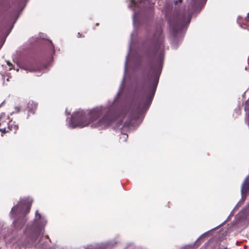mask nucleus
I'll return each instance as SVG.
<instances>
[{
    "label": "nucleus",
    "instance_id": "7ed1b4c3",
    "mask_svg": "<svg viewBox=\"0 0 249 249\" xmlns=\"http://www.w3.org/2000/svg\"><path fill=\"white\" fill-rule=\"evenodd\" d=\"M46 224L45 217L41 215L38 211L36 210L34 222L27 225L23 236L18 242L17 245L19 248L24 249L25 247H35L39 249H50L48 241L44 242L42 239L37 241L40 236L43 234Z\"/></svg>",
    "mask_w": 249,
    "mask_h": 249
},
{
    "label": "nucleus",
    "instance_id": "c756f323",
    "mask_svg": "<svg viewBox=\"0 0 249 249\" xmlns=\"http://www.w3.org/2000/svg\"><path fill=\"white\" fill-rule=\"evenodd\" d=\"M78 37H80L81 36V35L79 33L78 34Z\"/></svg>",
    "mask_w": 249,
    "mask_h": 249
},
{
    "label": "nucleus",
    "instance_id": "6e6552de",
    "mask_svg": "<svg viewBox=\"0 0 249 249\" xmlns=\"http://www.w3.org/2000/svg\"><path fill=\"white\" fill-rule=\"evenodd\" d=\"M249 217V204L244 208L237 215L235 218L239 221L247 219Z\"/></svg>",
    "mask_w": 249,
    "mask_h": 249
},
{
    "label": "nucleus",
    "instance_id": "f3484780",
    "mask_svg": "<svg viewBox=\"0 0 249 249\" xmlns=\"http://www.w3.org/2000/svg\"><path fill=\"white\" fill-rule=\"evenodd\" d=\"M7 64L9 66V70L12 69L13 65L9 61H6Z\"/></svg>",
    "mask_w": 249,
    "mask_h": 249
},
{
    "label": "nucleus",
    "instance_id": "ddd939ff",
    "mask_svg": "<svg viewBox=\"0 0 249 249\" xmlns=\"http://www.w3.org/2000/svg\"><path fill=\"white\" fill-rule=\"evenodd\" d=\"M29 113L34 114L37 107V104L34 101H30L27 104Z\"/></svg>",
    "mask_w": 249,
    "mask_h": 249
},
{
    "label": "nucleus",
    "instance_id": "423d86ee",
    "mask_svg": "<svg viewBox=\"0 0 249 249\" xmlns=\"http://www.w3.org/2000/svg\"><path fill=\"white\" fill-rule=\"evenodd\" d=\"M18 8L15 10L12 14L9 19L6 22L4 21L2 24V28L1 29V33L2 36H4L3 40V43L4 42L6 37L11 32L14 24L16 23L20 13L18 11Z\"/></svg>",
    "mask_w": 249,
    "mask_h": 249
},
{
    "label": "nucleus",
    "instance_id": "f257e3e1",
    "mask_svg": "<svg viewBox=\"0 0 249 249\" xmlns=\"http://www.w3.org/2000/svg\"><path fill=\"white\" fill-rule=\"evenodd\" d=\"M144 47L146 48L147 55L156 59V66L151 67L147 75V88L142 87V95L137 110L132 115L129 114L121 130V142H125L128 137L125 132L138 126L142 122L153 99L161 72L164 58L163 41H145Z\"/></svg>",
    "mask_w": 249,
    "mask_h": 249
},
{
    "label": "nucleus",
    "instance_id": "cd10ccee",
    "mask_svg": "<svg viewBox=\"0 0 249 249\" xmlns=\"http://www.w3.org/2000/svg\"><path fill=\"white\" fill-rule=\"evenodd\" d=\"M66 113L68 115H69V114H70V112H68L67 110H66Z\"/></svg>",
    "mask_w": 249,
    "mask_h": 249
},
{
    "label": "nucleus",
    "instance_id": "f03ea898",
    "mask_svg": "<svg viewBox=\"0 0 249 249\" xmlns=\"http://www.w3.org/2000/svg\"><path fill=\"white\" fill-rule=\"evenodd\" d=\"M135 32H133L131 34L128 53L126 56L124 64V76L119 91L113 102L108 107H96L88 112L83 110H79L74 112L71 115V119L68 124L69 127L74 128L76 127H85L96 121L102 114L105 113L102 118L96 123H93L91 125L92 128H97L99 130L104 129L110 125L118 117L121 118L127 113L123 106V104L125 103L126 101H118V99L124 88L128 56L131 52L133 36Z\"/></svg>",
    "mask_w": 249,
    "mask_h": 249
},
{
    "label": "nucleus",
    "instance_id": "20e7f679",
    "mask_svg": "<svg viewBox=\"0 0 249 249\" xmlns=\"http://www.w3.org/2000/svg\"><path fill=\"white\" fill-rule=\"evenodd\" d=\"M33 201V199L30 197L23 198L12 208L11 215L14 217L19 216L18 219L13 221L16 229L21 228L27 221L25 215L29 212Z\"/></svg>",
    "mask_w": 249,
    "mask_h": 249
},
{
    "label": "nucleus",
    "instance_id": "c85d7f7f",
    "mask_svg": "<svg viewBox=\"0 0 249 249\" xmlns=\"http://www.w3.org/2000/svg\"><path fill=\"white\" fill-rule=\"evenodd\" d=\"M235 111L237 112V113H239V112H240V110H235Z\"/></svg>",
    "mask_w": 249,
    "mask_h": 249
},
{
    "label": "nucleus",
    "instance_id": "aec40b11",
    "mask_svg": "<svg viewBox=\"0 0 249 249\" xmlns=\"http://www.w3.org/2000/svg\"><path fill=\"white\" fill-rule=\"evenodd\" d=\"M15 111H14V112H17V113L20 110L19 107H15ZM14 113V112H13L12 113Z\"/></svg>",
    "mask_w": 249,
    "mask_h": 249
},
{
    "label": "nucleus",
    "instance_id": "b1692460",
    "mask_svg": "<svg viewBox=\"0 0 249 249\" xmlns=\"http://www.w3.org/2000/svg\"><path fill=\"white\" fill-rule=\"evenodd\" d=\"M172 47H174V48H176L177 47V46H176L175 45V43H174V42H173V43H172Z\"/></svg>",
    "mask_w": 249,
    "mask_h": 249
},
{
    "label": "nucleus",
    "instance_id": "9b49d317",
    "mask_svg": "<svg viewBox=\"0 0 249 249\" xmlns=\"http://www.w3.org/2000/svg\"><path fill=\"white\" fill-rule=\"evenodd\" d=\"M22 69L25 71L33 72L37 71H40L42 67L36 64H29L24 65L22 67Z\"/></svg>",
    "mask_w": 249,
    "mask_h": 249
},
{
    "label": "nucleus",
    "instance_id": "a878e982",
    "mask_svg": "<svg viewBox=\"0 0 249 249\" xmlns=\"http://www.w3.org/2000/svg\"><path fill=\"white\" fill-rule=\"evenodd\" d=\"M207 233H208V232H206L204 233H203V234H202V235L200 237V238L201 237H202V236H204V235H205L207 234Z\"/></svg>",
    "mask_w": 249,
    "mask_h": 249
},
{
    "label": "nucleus",
    "instance_id": "0eeeda50",
    "mask_svg": "<svg viewBox=\"0 0 249 249\" xmlns=\"http://www.w3.org/2000/svg\"><path fill=\"white\" fill-rule=\"evenodd\" d=\"M117 242L114 240L89 245L86 249H111Z\"/></svg>",
    "mask_w": 249,
    "mask_h": 249
},
{
    "label": "nucleus",
    "instance_id": "412c9836",
    "mask_svg": "<svg viewBox=\"0 0 249 249\" xmlns=\"http://www.w3.org/2000/svg\"><path fill=\"white\" fill-rule=\"evenodd\" d=\"M245 20L246 21H249V13H248L247 15V17H245Z\"/></svg>",
    "mask_w": 249,
    "mask_h": 249
},
{
    "label": "nucleus",
    "instance_id": "393cba45",
    "mask_svg": "<svg viewBox=\"0 0 249 249\" xmlns=\"http://www.w3.org/2000/svg\"><path fill=\"white\" fill-rule=\"evenodd\" d=\"M40 37H41L42 38L44 39V35L43 34H42L41 36H40Z\"/></svg>",
    "mask_w": 249,
    "mask_h": 249
},
{
    "label": "nucleus",
    "instance_id": "4468645a",
    "mask_svg": "<svg viewBox=\"0 0 249 249\" xmlns=\"http://www.w3.org/2000/svg\"><path fill=\"white\" fill-rule=\"evenodd\" d=\"M8 128L11 131H13L14 133H16L18 129V126L17 124H16L15 123H14L13 124H9Z\"/></svg>",
    "mask_w": 249,
    "mask_h": 249
},
{
    "label": "nucleus",
    "instance_id": "39448f33",
    "mask_svg": "<svg viewBox=\"0 0 249 249\" xmlns=\"http://www.w3.org/2000/svg\"><path fill=\"white\" fill-rule=\"evenodd\" d=\"M192 16L190 14L187 16V20L185 19V16L183 15L177 19H169V25L174 36H176L177 34L190 23Z\"/></svg>",
    "mask_w": 249,
    "mask_h": 249
},
{
    "label": "nucleus",
    "instance_id": "2eb2a0df",
    "mask_svg": "<svg viewBox=\"0 0 249 249\" xmlns=\"http://www.w3.org/2000/svg\"><path fill=\"white\" fill-rule=\"evenodd\" d=\"M195 245H189L182 248L181 249H195Z\"/></svg>",
    "mask_w": 249,
    "mask_h": 249
},
{
    "label": "nucleus",
    "instance_id": "1a4fd4ad",
    "mask_svg": "<svg viewBox=\"0 0 249 249\" xmlns=\"http://www.w3.org/2000/svg\"><path fill=\"white\" fill-rule=\"evenodd\" d=\"M246 198V197L244 196H241V199L238 201V202L237 203V204L235 205L232 211L231 212V213L230 214L229 216H228L227 219H229L230 217L234 215V212L236 210H237L239 207H240L242 205L243 203V202L245 200ZM228 220V219H226L222 223L218 225L217 227H215V228L212 229L211 230H213L216 229H217L219 227H220L221 225H223V224L225 223Z\"/></svg>",
    "mask_w": 249,
    "mask_h": 249
},
{
    "label": "nucleus",
    "instance_id": "f8f14e48",
    "mask_svg": "<svg viewBox=\"0 0 249 249\" xmlns=\"http://www.w3.org/2000/svg\"><path fill=\"white\" fill-rule=\"evenodd\" d=\"M131 4H129L128 7L131 8H133V23L135 22V18L137 17V12L135 9V8H139L140 7L139 4L136 2V0H130Z\"/></svg>",
    "mask_w": 249,
    "mask_h": 249
},
{
    "label": "nucleus",
    "instance_id": "7c9ffc66",
    "mask_svg": "<svg viewBox=\"0 0 249 249\" xmlns=\"http://www.w3.org/2000/svg\"><path fill=\"white\" fill-rule=\"evenodd\" d=\"M136 87H138V85H136ZM137 87H136V89H137Z\"/></svg>",
    "mask_w": 249,
    "mask_h": 249
},
{
    "label": "nucleus",
    "instance_id": "bb28decb",
    "mask_svg": "<svg viewBox=\"0 0 249 249\" xmlns=\"http://www.w3.org/2000/svg\"><path fill=\"white\" fill-rule=\"evenodd\" d=\"M241 18L240 17H238V19H237V22H240V19Z\"/></svg>",
    "mask_w": 249,
    "mask_h": 249
},
{
    "label": "nucleus",
    "instance_id": "5701e85b",
    "mask_svg": "<svg viewBox=\"0 0 249 249\" xmlns=\"http://www.w3.org/2000/svg\"><path fill=\"white\" fill-rule=\"evenodd\" d=\"M182 1V0H174V2L175 4H177L178 2H181Z\"/></svg>",
    "mask_w": 249,
    "mask_h": 249
},
{
    "label": "nucleus",
    "instance_id": "4be33fe9",
    "mask_svg": "<svg viewBox=\"0 0 249 249\" xmlns=\"http://www.w3.org/2000/svg\"><path fill=\"white\" fill-rule=\"evenodd\" d=\"M50 43L51 44V50L54 53V46H53V45L52 44V43L51 41L50 42Z\"/></svg>",
    "mask_w": 249,
    "mask_h": 249
},
{
    "label": "nucleus",
    "instance_id": "6ab92c4d",
    "mask_svg": "<svg viewBox=\"0 0 249 249\" xmlns=\"http://www.w3.org/2000/svg\"><path fill=\"white\" fill-rule=\"evenodd\" d=\"M26 0H19V7L24 2H26Z\"/></svg>",
    "mask_w": 249,
    "mask_h": 249
},
{
    "label": "nucleus",
    "instance_id": "dca6fc26",
    "mask_svg": "<svg viewBox=\"0 0 249 249\" xmlns=\"http://www.w3.org/2000/svg\"><path fill=\"white\" fill-rule=\"evenodd\" d=\"M2 114H1L0 116V126L1 125V123L2 122ZM5 128H4L3 130L2 129H0V131L5 132Z\"/></svg>",
    "mask_w": 249,
    "mask_h": 249
},
{
    "label": "nucleus",
    "instance_id": "a211bd4d",
    "mask_svg": "<svg viewBox=\"0 0 249 249\" xmlns=\"http://www.w3.org/2000/svg\"><path fill=\"white\" fill-rule=\"evenodd\" d=\"M217 249H228L227 247L223 245H219Z\"/></svg>",
    "mask_w": 249,
    "mask_h": 249
},
{
    "label": "nucleus",
    "instance_id": "9d476101",
    "mask_svg": "<svg viewBox=\"0 0 249 249\" xmlns=\"http://www.w3.org/2000/svg\"><path fill=\"white\" fill-rule=\"evenodd\" d=\"M249 192V175L246 178L242 183L241 188V196L246 197Z\"/></svg>",
    "mask_w": 249,
    "mask_h": 249
}]
</instances>
